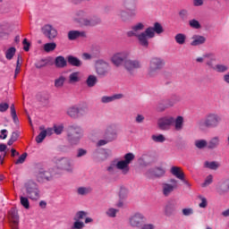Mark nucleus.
<instances>
[{"label": "nucleus", "instance_id": "f257e3e1", "mask_svg": "<svg viewBox=\"0 0 229 229\" xmlns=\"http://www.w3.org/2000/svg\"><path fill=\"white\" fill-rule=\"evenodd\" d=\"M144 23L139 22L131 27V30L127 32V37H136L140 46L148 49L149 47V40H148V34L146 30L140 32L144 30Z\"/></svg>", "mask_w": 229, "mask_h": 229}, {"label": "nucleus", "instance_id": "4be33fe9", "mask_svg": "<svg viewBox=\"0 0 229 229\" xmlns=\"http://www.w3.org/2000/svg\"><path fill=\"white\" fill-rule=\"evenodd\" d=\"M68 38L70 40H77L80 38H87V31L85 30H70L68 32Z\"/></svg>", "mask_w": 229, "mask_h": 229}, {"label": "nucleus", "instance_id": "680f3d73", "mask_svg": "<svg viewBox=\"0 0 229 229\" xmlns=\"http://www.w3.org/2000/svg\"><path fill=\"white\" fill-rule=\"evenodd\" d=\"M179 16L181 17V19L185 21V19H187V17H189V12L185 9H182L179 12Z\"/></svg>", "mask_w": 229, "mask_h": 229}, {"label": "nucleus", "instance_id": "4c0bfd02", "mask_svg": "<svg viewBox=\"0 0 229 229\" xmlns=\"http://www.w3.org/2000/svg\"><path fill=\"white\" fill-rule=\"evenodd\" d=\"M98 83V77L96 75H89L86 80V85L89 88L95 87Z\"/></svg>", "mask_w": 229, "mask_h": 229}, {"label": "nucleus", "instance_id": "473e14b6", "mask_svg": "<svg viewBox=\"0 0 229 229\" xmlns=\"http://www.w3.org/2000/svg\"><path fill=\"white\" fill-rule=\"evenodd\" d=\"M117 15L118 17H120L121 21H123V22H126L128 21H130V17H132L131 14L130 13V11H126V10H119L117 12Z\"/></svg>", "mask_w": 229, "mask_h": 229}, {"label": "nucleus", "instance_id": "9d476101", "mask_svg": "<svg viewBox=\"0 0 229 229\" xmlns=\"http://www.w3.org/2000/svg\"><path fill=\"white\" fill-rule=\"evenodd\" d=\"M176 189H178V180L176 179H170L168 182L162 184V192L166 198L171 196Z\"/></svg>", "mask_w": 229, "mask_h": 229}, {"label": "nucleus", "instance_id": "4d7b16f0", "mask_svg": "<svg viewBox=\"0 0 229 229\" xmlns=\"http://www.w3.org/2000/svg\"><path fill=\"white\" fill-rule=\"evenodd\" d=\"M118 212H119V210H117V209L114 208H110L106 211V216H108V217H115V216H117Z\"/></svg>", "mask_w": 229, "mask_h": 229}, {"label": "nucleus", "instance_id": "cd10ccee", "mask_svg": "<svg viewBox=\"0 0 229 229\" xmlns=\"http://www.w3.org/2000/svg\"><path fill=\"white\" fill-rule=\"evenodd\" d=\"M170 173L178 180H183V178H185V174H183V171H182V168L179 166H172Z\"/></svg>", "mask_w": 229, "mask_h": 229}, {"label": "nucleus", "instance_id": "37998d69", "mask_svg": "<svg viewBox=\"0 0 229 229\" xmlns=\"http://www.w3.org/2000/svg\"><path fill=\"white\" fill-rule=\"evenodd\" d=\"M43 49L46 53H51V51H55L56 49V43L55 42L46 43L43 46Z\"/></svg>", "mask_w": 229, "mask_h": 229}, {"label": "nucleus", "instance_id": "bf43d9fd", "mask_svg": "<svg viewBox=\"0 0 229 229\" xmlns=\"http://www.w3.org/2000/svg\"><path fill=\"white\" fill-rule=\"evenodd\" d=\"M192 214H194V209H192V208H185L182 209V215H184L186 217L192 216Z\"/></svg>", "mask_w": 229, "mask_h": 229}, {"label": "nucleus", "instance_id": "9b49d317", "mask_svg": "<svg viewBox=\"0 0 229 229\" xmlns=\"http://www.w3.org/2000/svg\"><path fill=\"white\" fill-rule=\"evenodd\" d=\"M115 140V132H114V129L112 127H107L104 132V140H99L97 142L98 148H101V146H106L108 142H112Z\"/></svg>", "mask_w": 229, "mask_h": 229}, {"label": "nucleus", "instance_id": "603ef678", "mask_svg": "<svg viewBox=\"0 0 229 229\" xmlns=\"http://www.w3.org/2000/svg\"><path fill=\"white\" fill-rule=\"evenodd\" d=\"M47 64L48 62L47 59H41L35 64V67L36 69H42V67H46Z\"/></svg>", "mask_w": 229, "mask_h": 229}, {"label": "nucleus", "instance_id": "58836bf2", "mask_svg": "<svg viewBox=\"0 0 229 229\" xmlns=\"http://www.w3.org/2000/svg\"><path fill=\"white\" fill-rule=\"evenodd\" d=\"M195 147L198 149H205V148H208V141L206 140H195Z\"/></svg>", "mask_w": 229, "mask_h": 229}, {"label": "nucleus", "instance_id": "6ab92c4d", "mask_svg": "<svg viewBox=\"0 0 229 229\" xmlns=\"http://www.w3.org/2000/svg\"><path fill=\"white\" fill-rule=\"evenodd\" d=\"M174 123V118L172 116L161 117L157 121L159 130H169L172 124Z\"/></svg>", "mask_w": 229, "mask_h": 229}, {"label": "nucleus", "instance_id": "c756f323", "mask_svg": "<svg viewBox=\"0 0 229 229\" xmlns=\"http://www.w3.org/2000/svg\"><path fill=\"white\" fill-rule=\"evenodd\" d=\"M117 99H123V94H114L112 96H104L101 98V103L106 104V103H112Z\"/></svg>", "mask_w": 229, "mask_h": 229}, {"label": "nucleus", "instance_id": "49530a36", "mask_svg": "<svg viewBox=\"0 0 229 229\" xmlns=\"http://www.w3.org/2000/svg\"><path fill=\"white\" fill-rule=\"evenodd\" d=\"M13 229H19V215L17 213H13L11 216Z\"/></svg>", "mask_w": 229, "mask_h": 229}, {"label": "nucleus", "instance_id": "a18cd8bd", "mask_svg": "<svg viewBox=\"0 0 229 229\" xmlns=\"http://www.w3.org/2000/svg\"><path fill=\"white\" fill-rule=\"evenodd\" d=\"M213 71H216V72H226L228 71V65L218 64L215 65Z\"/></svg>", "mask_w": 229, "mask_h": 229}, {"label": "nucleus", "instance_id": "a878e982", "mask_svg": "<svg viewBox=\"0 0 229 229\" xmlns=\"http://www.w3.org/2000/svg\"><path fill=\"white\" fill-rule=\"evenodd\" d=\"M221 146V137L214 136L208 142V149H217Z\"/></svg>", "mask_w": 229, "mask_h": 229}, {"label": "nucleus", "instance_id": "6e6d98bb", "mask_svg": "<svg viewBox=\"0 0 229 229\" xmlns=\"http://www.w3.org/2000/svg\"><path fill=\"white\" fill-rule=\"evenodd\" d=\"M119 198L120 199H126V198H128V189L121 188L119 192Z\"/></svg>", "mask_w": 229, "mask_h": 229}, {"label": "nucleus", "instance_id": "aec40b11", "mask_svg": "<svg viewBox=\"0 0 229 229\" xmlns=\"http://www.w3.org/2000/svg\"><path fill=\"white\" fill-rule=\"evenodd\" d=\"M142 67V63L139 60H130L126 59L125 64H124V68L128 72H133L135 69H140Z\"/></svg>", "mask_w": 229, "mask_h": 229}, {"label": "nucleus", "instance_id": "5701e85b", "mask_svg": "<svg viewBox=\"0 0 229 229\" xmlns=\"http://www.w3.org/2000/svg\"><path fill=\"white\" fill-rule=\"evenodd\" d=\"M182 101V97L180 95L174 94L169 98L165 100V106L166 108H171Z\"/></svg>", "mask_w": 229, "mask_h": 229}, {"label": "nucleus", "instance_id": "e433bc0d", "mask_svg": "<svg viewBox=\"0 0 229 229\" xmlns=\"http://www.w3.org/2000/svg\"><path fill=\"white\" fill-rule=\"evenodd\" d=\"M204 167L211 169V171H216V169H219V164L216 161H206L204 163Z\"/></svg>", "mask_w": 229, "mask_h": 229}, {"label": "nucleus", "instance_id": "423d86ee", "mask_svg": "<svg viewBox=\"0 0 229 229\" xmlns=\"http://www.w3.org/2000/svg\"><path fill=\"white\" fill-rule=\"evenodd\" d=\"M87 17V13L84 11H78L76 13V18L75 21L79 26H87V27H91V26H97V24H99L101 22V19L98 16H93L92 18H85Z\"/></svg>", "mask_w": 229, "mask_h": 229}, {"label": "nucleus", "instance_id": "f03ea898", "mask_svg": "<svg viewBox=\"0 0 229 229\" xmlns=\"http://www.w3.org/2000/svg\"><path fill=\"white\" fill-rule=\"evenodd\" d=\"M164 67H165V61L162 57H151L147 68L148 78H157Z\"/></svg>", "mask_w": 229, "mask_h": 229}, {"label": "nucleus", "instance_id": "5fc2aeb1", "mask_svg": "<svg viewBox=\"0 0 229 229\" xmlns=\"http://www.w3.org/2000/svg\"><path fill=\"white\" fill-rule=\"evenodd\" d=\"M47 134L46 131H41L40 133L36 137V142L38 144H40L41 142H43L44 139H46Z\"/></svg>", "mask_w": 229, "mask_h": 229}, {"label": "nucleus", "instance_id": "39448f33", "mask_svg": "<svg viewBox=\"0 0 229 229\" xmlns=\"http://www.w3.org/2000/svg\"><path fill=\"white\" fill-rule=\"evenodd\" d=\"M24 190L29 199H32V201H37V199H40V187L35 181H27L24 183Z\"/></svg>", "mask_w": 229, "mask_h": 229}, {"label": "nucleus", "instance_id": "72a5a7b5", "mask_svg": "<svg viewBox=\"0 0 229 229\" xmlns=\"http://www.w3.org/2000/svg\"><path fill=\"white\" fill-rule=\"evenodd\" d=\"M204 58H206V64L208 65L209 69H213L216 67L214 65V62H216V55L214 54H205Z\"/></svg>", "mask_w": 229, "mask_h": 229}, {"label": "nucleus", "instance_id": "7c9ffc66", "mask_svg": "<svg viewBox=\"0 0 229 229\" xmlns=\"http://www.w3.org/2000/svg\"><path fill=\"white\" fill-rule=\"evenodd\" d=\"M175 131H182L183 130V116H177L176 119L174 118V123Z\"/></svg>", "mask_w": 229, "mask_h": 229}, {"label": "nucleus", "instance_id": "ea45409f", "mask_svg": "<svg viewBox=\"0 0 229 229\" xmlns=\"http://www.w3.org/2000/svg\"><path fill=\"white\" fill-rule=\"evenodd\" d=\"M174 40L180 46H183V44H185V40H187V36H185V34H182V33H178L174 37Z\"/></svg>", "mask_w": 229, "mask_h": 229}, {"label": "nucleus", "instance_id": "e2e57ef3", "mask_svg": "<svg viewBox=\"0 0 229 229\" xmlns=\"http://www.w3.org/2000/svg\"><path fill=\"white\" fill-rule=\"evenodd\" d=\"M200 203L199 204V207L200 208H207V205H208V202H207V198L200 197Z\"/></svg>", "mask_w": 229, "mask_h": 229}, {"label": "nucleus", "instance_id": "c03bdc74", "mask_svg": "<svg viewBox=\"0 0 229 229\" xmlns=\"http://www.w3.org/2000/svg\"><path fill=\"white\" fill-rule=\"evenodd\" d=\"M16 51H17V49H15V47H10L5 52V58L7 60H12L13 58V56H15Z\"/></svg>", "mask_w": 229, "mask_h": 229}, {"label": "nucleus", "instance_id": "bb28decb", "mask_svg": "<svg viewBox=\"0 0 229 229\" xmlns=\"http://www.w3.org/2000/svg\"><path fill=\"white\" fill-rule=\"evenodd\" d=\"M191 46L197 47V46H203L205 42H207V38L201 35H193L191 38Z\"/></svg>", "mask_w": 229, "mask_h": 229}, {"label": "nucleus", "instance_id": "393cba45", "mask_svg": "<svg viewBox=\"0 0 229 229\" xmlns=\"http://www.w3.org/2000/svg\"><path fill=\"white\" fill-rule=\"evenodd\" d=\"M174 212H176V203L174 202V200H170L165 206V214L169 217L173 216Z\"/></svg>", "mask_w": 229, "mask_h": 229}, {"label": "nucleus", "instance_id": "774afa93", "mask_svg": "<svg viewBox=\"0 0 229 229\" xmlns=\"http://www.w3.org/2000/svg\"><path fill=\"white\" fill-rule=\"evenodd\" d=\"M10 108V105L8 103H0V112H6Z\"/></svg>", "mask_w": 229, "mask_h": 229}, {"label": "nucleus", "instance_id": "2f4dec72", "mask_svg": "<svg viewBox=\"0 0 229 229\" xmlns=\"http://www.w3.org/2000/svg\"><path fill=\"white\" fill-rule=\"evenodd\" d=\"M55 65L57 69H64V67H67V61L65 60V57L62 55L55 57Z\"/></svg>", "mask_w": 229, "mask_h": 229}, {"label": "nucleus", "instance_id": "ddd939ff", "mask_svg": "<svg viewBox=\"0 0 229 229\" xmlns=\"http://www.w3.org/2000/svg\"><path fill=\"white\" fill-rule=\"evenodd\" d=\"M128 59V52L123 51L115 53L111 57V62L115 67H121V65H124L126 64V60Z\"/></svg>", "mask_w": 229, "mask_h": 229}, {"label": "nucleus", "instance_id": "79ce46f5", "mask_svg": "<svg viewBox=\"0 0 229 229\" xmlns=\"http://www.w3.org/2000/svg\"><path fill=\"white\" fill-rule=\"evenodd\" d=\"M80 81V72H73L69 75V83H78Z\"/></svg>", "mask_w": 229, "mask_h": 229}, {"label": "nucleus", "instance_id": "de8ad7c7", "mask_svg": "<svg viewBox=\"0 0 229 229\" xmlns=\"http://www.w3.org/2000/svg\"><path fill=\"white\" fill-rule=\"evenodd\" d=\"M20 203L22 207L26 208V210L30 208V199H28V197L20 196Z\"/></svg>", "mask_w": 229, "mask_h": 229}, {"label": "nucleus", "instance_id": "a211bd4d", "mask_svg": "<svg viewBox=\"0 0 229 229\" xmlns=\"http://www.w3.org/2000/svg\"><path fill=\"white\" fill-rule=\"evenodd\" d=\"M41 31L43 35H45V37H47V38L49 40H53V38H56L58 36V31L54 28L53 25L47 24L43 26Z\"/></svg>", "mask_w": 229, "mask_h": 229}, {"label": "nucleus", "instance_id": "338daca9", "mask_svg": "<svg viewBox=\"0 0 229 229\" xmlns=\"http://www.w3.org/2000/svg\"><path fill=\"white\" fill-rule=\"evenodd\" d=\"M96 153H100V155H104L105 158H108V150L105 148H99L96 150Z\"/></svg>", "mask_w": 229, "mask_h": 229}, {"label": "nucleus", "instance_id": "dca6fc26", "mask_svg": "<svg viewBox=\"0 0 229 229\" xmlns=\"http://www.w3.org/2000/svg\"><path fill=\"white\" fill-rule=\"evenodd\" d=\"M155 33L157 35L164 33V28L158 22L154 23V27H148L145 30V34H147V40H149V38H155Z\"/></svg>", "mask_w": 229, "mask_h": 229}, {"label": "nucleus", "instance_id": "09e8293b", "mask_svg": "<svg viewBox=\"0 0 229 229\" xmlns=\"http://www.w3.org/2000/svg\"><path fill=\"white\" fill-rule=\"evenodd\" d=\"M189 25L191 26V28H192L193 30H199L201 28V24L199 23V21L196 19H192L189 21Z\"/></svg>", "mask_w": 229, "mask_h": 229}, {"label": "nucleus", "instance_id": "8fccbe9b", "mask_svg": "<svg viewBox=\"0 0 229 229\" xmlns=\"http://www.w3.org/2000/svg\"><path fill=\"white\" fill-rule=\"evenodd\" d=\"M134 159H135V155H133V153H127L124 155L123 162H125L130 165V164H131L132 160Z\"/></svg>", "mask_w": 229, "mask_h": 229}, {"label": "nucleus", "instance_id": "a19ab883", "mask_svg": "<svg viewBox=\"0 0 229 229\" xmlns=\"http://www.w3.org/2000/svg\"><path fill=\"white\" fill-rule=\"evenodd\" d=\"M151 139L153 142H157L159 144L165 142V136H164V134H153L151 136Z\"/></svg>", "mask_w": 229, "mask_h": 229}, {"label": "nucleus", "instance_id": "0e129e2a", "mask_svg": "<svg viewBox=\"0 0 229 229\" xmlns=\"http://www.w3.org/2000/svg\"><path fill=\"white\" fill-rule=\"evenodd\" d=\"M85 155H87V150L83 148H79L77 150L76 157L81 158V157H85Z\"/></svg>", "mask_w": 229, "mask_h": 229}, {"label": "nucleus", "instance_id": "1a4fd4ad", "mask_svg": "<svg viewBox=\"0 0 229 229\" xmlns=\"http://www.w3.org/2000/svg\"><path fill=\"white\" fill-rule=\"evenodd\" d=\"M128 221L131 228H141L142 223L146 221V216L141 212H135L129 216Z\"/></svg>", "mask_w": 229, "mask_h": 229}, {"label": "nucleus", "instance_id": "0eeeda50", "mask_svg": "<svg viewBox=\"0 0 229 229\" xmlns=\"http://www.w3.org/2000/svg\"><path fill=\"white\" fill-rule=\"evenodd\" d=\"M223 118L217 113H209L206 114L204 120L199 122V126H205L206 128H217Z\"/></svg>", "mask_w": 229, "mask_h": 229}, {"label": "nucleus", "instance_id": "7ed1b4c3", "mask_svg": "<svg viewBox=\"0 0 229 229\" xmlns=\"http://www.w3.org/2000/svg\"><path fill=\"white\" fill-rule=\"evenodd\" d=\"M56 174H60V170L58 166H54L48 168L47 170H44V168H40L36 170L34 173V176L39 183H44V182H53V178L56 176Z\"/></svg>", "mask_w": 229, "mask_h": 229}, {"label": "nucleus", "instance_id": "20e7f679", "mask_svg": "<svg viewBox=\"0 0 229 229\" xmlns=\"http://www.w3.org/2000/svg\"><path fill=\"white\" fill-rule=\"evenodd\" d=\"M83 137V129L78 124H72L67 128V141L71 146H78Z\"/></svg>", "mask_w": 229, "mask_h": 229}, {"label": "nucleus", "instance_id": "69168bd1", "mask_svg": "<svg viewBox=\"0 0 229 229\" xmlns=\"http://www.w3.org/2000/svg\"><path fill=\"white\" fill-rule=\"evenodd\" d=\"M146 118L144 117V115L142 114H137L136 118H135V123H137L138 124H142V123H144V120Z\"/></svg>", "mask_w": 229, "mask_h": 229}, {"label": "nucleus", "instance_id": "4468645a", "mask_svg": "<svg viewBox=\"0 0 229 229\" xmlns=\"http://www.w3.org/2000/svg\"><path fill=\"white\" fill-rule=\"evenodd\" d=\"M59 166L58 169L62 171H66L67 173H72L74 171V163L72 162V159L69 157H62L58 160Z\"/></svg>", "mask_w": 229, "mask_h": 229}, {"label": "nucleus", "instance_id": "3c124183", "mask_svg": "<svg viewBox=\"0 0 229 229\" xmlns=\"http://www.w3.org/2000/svg\"><path fill=\"white\" fill-rule=\"evenodd\" d=\"M64 83H65V77L60 76L55 81V87H56L57 89L60 87H64Z\"/></svg>", "mask_w": 229, "mask_h": 229}, {"label": "nucleus", "instance_id": "f704fd0d", "mask_svg": "<svg viewBox=\"0 0 229 229\" xmlns=\"http://www.w3.org/2000/svg\"><path fill=\"white\" fill-rule=\"evenodd\" d=\"M67 62L70 65H72V67L81 66V61L73 55H68Z\"/></svg>", "mask_w": 229, "mask_h": 229}, {"label": "nucleus", "instance_id": "c85d7f7f", "mask_svg": "<svg viewBox=\"0 0 229 229\" xmlns=\"http://www.w3.org/2000/svg\"><path fill=\"white\" fill-rule=\"evenodd\" d=\"M150 176H154L155 178H160L165 174V170L162 167H155L148 170Z\"/></svg>", "mask_w": 229, "mask_h": 229}, {"label": "nucleus", "instance_id": "052dcab7", "mask_svg": "<svg viewBox=\"0 0 229 229\" xmlns=\"http://www.w3.org/2000/svg\"><path fill=\"white\" fill-rule=\"evenodd\" d=\"M28 157V154L27 153H23L21 154L18 160L15 162L16 165H19V164H24V162H26V157Z\"/></svg>", "mask_w": 229, "mask_h": 229}, {"label": "nucleus", "instance_id": "6e6552de", "mask_svg": "<svg viewBox=\"0 0 229 229\" xmlns=\"http://www.w3.org/2000/svg\"><path fill=\"white\" fill-rule=\"evenodd\" d=\"M89 112V107L87 104H84L82 106H72L67 108L66 114L71 119H80V117H83Z\"/></svg>", "mask_w": 229, "mask_h": 229}, {"label": "nucleus", "instance_id": "864d4df0", "mask_svg": "<svg viewBox=\"0 0 229 229\" xmlns=\"http://www.w3.org/2000/svg\"><path fill=\"white\" fill-rule=\"evenodd\" d=\"M212 182H214V176H212V174H209L206 177L204 182L201 184V187H208V185H210Z\"/></svg>", "mask_w": 229, "mask_h": 229}, {"label": "nucleus", "instance_id": "412c9836", "mask_svg": "<svg viewBox=\"0 0 229 229\" xmlns=\"http://www.w3.org/2000/svg\"><path fill=\"white\" fill-rule=\"evenodd\" d=\"M216 192L220 196H223L229 192V179H225L219 182L216 185Z\"/></svg>", "mask_w": 229, "mask_h": 229}, {"label": "nucleus", "instance_id": "b1692460", "mask_svg": "<svg viewBox=\"0 0 229 229\" xmlns=\"http://www.w3.org/2000/svg\"><path fill=\"white\" fill-rule=\"evenodd\" d=\"M116 169L121 171L122 174L126 176L130 173V165L123 160H120L115 164Z\"/></svg>", "mask_w": 229, "mask_h": 229}, {"label": "nucleus", "instance_id": "2eb2a0df", "mask_svg": "<svg viewBox=\"0 0 229 229\" xmlns=\"http://www.w3.org/2000/svg\"><path fill=\"white\" fill-rule=\"evenodd\" d=\"M96 72L98 76L104 78V76H106V74L110 72V64H108V63L105 62L104 60L97 61Z\"/></svg>", "mask_w": 229, "mask_h": 229}, {"label": "nucleus", "instance_id": "13d9d810", "mask_svg": "<svg viewBox=\"0 0 229 229\" xmlns=\"http://www.w3.org/2000/svg\"><path fill=\"white\" fill-rule=\"evenodd\" d=\"M62 131H64V124L54 125V132L55 135H62Z\"/></svg>", "mask_w": 229, "mask_h": 229}, {"label": "nucleus", "instance_id": "c9c22d12", "mask_svg": "<svg viewBox=\"0 0 229 229\" xmlns=\"http://www.w3.org/2000/svg\"><path fill=\"white\" fill-rule=\"evenodd\" d=\"M90 192H92V188L90 187L81 186L77 189V194L79 196H87V194H90Z\"/></svg>", "mask_w": 229, "mask_h": 229}, {"label": "nucleus", "instance_id": "f8f14e48", "mask_svg": "<svg viewBox=\"0 0 229 229\" xmlns=\"http://www.w3.org/2000/svg\"><path fill=\"white\" fill-rule=\"evenodd\" d=\"M89 216V213L87 211H78L75 214V216L73 218V224L71 226L70 229H83L85 228V223L81 221V219H85Z\"/></svg>", "mask_w": 229, "mask_h": 229}, {"label": "nucleus", "instance_id": "f3484780", "mask_svg": "<svg viewBox=\"0 0 229 229\" xmlns=\"http://www.w3.org/2000/svg\"><path fill=\"white\" fill-rule=\"evenodd\" d=\"M122 4L130 12L131 17L137 16V4H139V0H122Z\"/></svg>", "mask_w": 229, "mask_h": 229}]
</instances>
